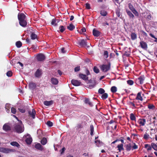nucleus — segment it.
Returning <instances> with one entry per match:
<instances>
[{"label":"nucleus","mask_w":157,"mask_h":157,"mask_svg":"<svg viewBox=\"0 0 157 157\" xmlns=\"http://www.w3.org/2000/svg\"><path fill=\"white\" fill-rule=\"evenodd\" d=\"M130 118L132 121H136V118L134 115L132 113L130 115Z\"/></svg>","instance_id":"obj_35"},{"label":"nucleus","mask_w":157,"mask_h":157,"mask_svg":"<svg viewBox=\"0 0 157 157\" xmlns=\"http://www.w3.org/2000/svg\"><path fill=\"white\" fill-rule=\"evenodd\" d=\"M148 108L150 109H154L155 106L152 104H150L148 105Z\"/></svg>","instance_id":"obj_38"},{"label":"nucleus","mask_w":157,"mask_h":157,"mask_svg":"<svg viewBox=\"0 0 157 157\" xmlns=\"http://www.w3.org/2000/svg\"><path fill=\"white\" fill-rule=\"evenodd\" d=\"M138 79L139 80L140 83L141 84H142L145 79V77L144 75H141L139 78Z\"/></svg>","instance_id":"obj_21"},{"label":"nucleus","mask_w":157,"mask_h":157,"mask_svg":"<svg viewBox=\"0 0 157 157\" xmlns=\"http://www.w3.org/2000/svg\"><path fill=\"white\" fill-rule=\"evenodd\" d=\"M51 82L54 85H57L58 83V80L57 79L55 78H51Z\"/></svg>","instance_id":"obj_22"},{"label":"nucleus","mask_w":157,"mask_h":157,"mask_svg":"<svg viewBox=\"0 0 157 157\" xmlns=\"http://www.w3.org/2000/svg\"><path fill=\"white\" fill-rule=\"evenodd\" d=\"M10 144L13 146H15L17 147H18L20 145L18 143L16 142H12L10 143Z\"/></svg>","instance_id":"obj_32"},{"label":"nucleus","mask_w":157,"mask_h":157,"mask_svg":"<svg viewBox=\"0 0 157 157\" xmlns=\"http://www.w3.org/2000/svg\"><path fill=\"white\" fill-rule=\"evenodd\" d=\"M78 44L82 47H85V46L87 47H89V46H87L86 41L84 39L81 40L78 43Z\"/></svg>","instance_id":"obj_9"},{"label":"nucleus","mask_w":157,"mask_h":157,"mask_svg":"<svg viewBox=\"0 0 157 157\" xmlns=\"http://www.w3.org/2000/svg\"><path fill=\"white\" fill-rule=\"evenodd\" d=\"M124 146L127 151H129L131 150H133L137 148V146L134 143H129L125 145Z\"/></svg>","instance_id":"obj_2"},{"label":"nucleus","mask_w":157,"mask_h":157,"mask_svg":"<svg viewBox=\"0 0 157 157\" xmlns=\"http://www.w3.org/2000/svg\"><path fill=\"white\" fill-rule=\"evenodd\" d=\"M93 35L96 37H98L101 34V32L95 29L93 30Z\"/></svg>","instance_id":"obj_16"},{"label":"nucleus","mask_w":157,"mask_h":157,"mask_svg":"<svg viewBox=\"0 0 157 157\" xmlns=\"http://www.w3.org/2000/svg\"><path fill=\"white\" fill-rule=\"evenodd\" d=\"M46 124L49 127H51L53 125L52 122L50 121H47Z\"/></svg>","instance_id":"obj_53"},{"label":"nucleus","mask_w":157,"mask_h":157,"mask_svg":"<svg viewBox=\"0 0 157 157\" xmlns=\"http://www.w3.org/2000/svg\"><path fill=\"white\" fill-rule=\"evenodd\" d=\"M36 58L38 61H42L45 59V57L43 54H39L36 56Z\"/></svg>","instance_id":"obj_5"},{"label":"nucleus","mask_w":157,"mask_h":157,"mask_svg":"<svg viewBox=\"0 0 157 157\" xmlns=\"http://www.w3.org/2000/svg\"><path fill=\"white\" fill-rule=\"evenodd\" d=\"M80 70V67L79 66H77L75 68V71L77 72L79 71Z\"/></svg>","instance_id":"obj_60"},{"label":"nucleus","mask_w":157,"mask_h":157,"mask_svg":"<svg viewBox=\"0 0 157 157\" xmlns=\"http://www.w3.org/2000/svg\"><path fill=\"white\" fill-rule=\"evenodd\" d=\"M79 77L80 78L86 81L88 80V77H87L86 75L80 73L79 74Z\"/></svg>","instance_id":"obj_17"},{"label":"nucleus","mask_w":157,"mask_h":157,"mask_svg":"<svg viewBox=\"0 0 157 157\" xmlns=\"http://www.w3.org/2000/svg\"><path fill=\"white\" fill-rule=\"evenodd\" d=\"M11 111L13 113L15 114L16 113V110L15 108L13 107H12L11 108Z\"/></svg>","instance_id":"obj_57"},{"label":"nucleus","mask_w":157,"mask_h":157,"mask_svg":"<svg viewBox=\"0 0 157 157\" xmlns=\"http://www.w3.org/2000/svg\"><path fill=\"white\" fill-rule=\"evenodd\" d=\"M18 110L21 113H24L25 111V110L24 109L19 108Z\"/></svg>","instance_id":"obj_62"},{"label":"nucleus","mask_w":157,"mask_h":157,"mask_svg":"<svg viewBox=\"0 0 157 157\" xmlns=\"http://www.w3.org/2000/svg\"><path fill=\"white\" fill-rule=\"evenodd\" d=\"M111 91L113 93H115L117 91V87L115 86H112L111 88Z\"/></svg>","instance_id":"obj_39"},{"label":"nucleus","mask_w":157,"mask_h":157,"mask_svg":"<svg viewBox=\"0 0 157 157\" xmlns=\"http://www.w3.org/2000/svg\"><path fill=\"white\" fill-rule=\"evenodd\" d=\"M6 75L8 77H11L12 75V72L11 71H9L6 73Z\"/></svg>","instance_id":"obj_51"},{"label":"nucleus","mask_w":157,"mask_h":157,"mask_svg":"<svg viewBox=\"0 0 157 157\" xmlns=\"http://www.w3.org/2000/svg\"><path fill=\"white\" fill-rule=\"evenodd\" d=\"M3 129L6 132L10 131L11 130V127L9 123H6L3 126Z\"/></svg>","instance_id":"obj_7"},{"label":"nucleus","mask_w":157,"mask_h":157,"mask_svg":"<svg viewBox=\"0 0 157 157\" xmlns=\"http://www.w3.org/2000/svg\"><path fill=\"white\" fill-rule=\"evenodd\" d=\"M42 74V70L40 69H38L35 73V75L36 77L39 78L41 76Z\"/></svg>","instance_id":"obj_15"},{"label":"nucleus","mask_w":157,"mask_h":157,"mask_svg":"<svg viewBox=\"0 0 157 157\" xmlns=\"http://www.w3.org/2000/svg\"><path fill=\"white\" fill-rule=\"evenodd\" d=\"M151 146L155 150L157 151V145L154 143L151 144Z\"/></svg>","instance_id":"obj_33"},{"label":"nucleus","mask_w":157,"mask_h":157,"mask_svg":"<svg viewBox=\"0 0 157 157\" xmlns=\"http://www.w3.org/2000/svg\"><path fill=\"white\" fill-rule=\"evenodd\" d=\"M135 101H133L132 102H130L129 103V104L132 107V108H136L135 105Z\"/></svg>","instance_id":"obj_45"},{"label":"nucleus","mask_w":157,"mask_h":157,"mask_svg":"<svg viewBox=\"0 0 157 157\" xmlns=\"http://www.w3.org/2000/svg\"><path fill=\"white\" fill-rule=\"evenodd\" d=\"M65 149V148L64 147H63L60 150V152L61 155L63 154L64 153Z\"/></svg>","instance_id":"obj_58"},{"label":"nucleus","mask_w":157,"mask_h":157,"mask_svg":"<svg viewBox=\"0 0 157 157\" xmlns=\"http://www.w3.org/2000/svg\"><path fill=\"white\" fill-rule=\"evenodd\" d=\"M95 143L97 146L99 147L101 145V142L100 140H96L95 141Z\"/></svg>","instance_id":"obj_49"},{"label":"nucleus","mask_w":157,"mask_h":157,"mask_svg":"<svg viewBox=\"0 0 157 157\" xmlns=\"http://www.w3.org/2000/svg\"><path fill=\"white\" fill-rule=\"evenodd\" d=\"M149 138V135L146 132L144 136V138L145 140H147Z\"/></svg>","instance_id":"obj_50"},{"label":"nucleus","mask_w":157,"mask_h":157,"mask_svg":"<svg viewBox=\"0 0 157 157\" xmlns=\"http://www.w3.org/2000/svg\"><path fill=\"white\" fill-rule=\"evenodd\" d=\"M26 16L23 13H19L18 14V18L19 21L26 19Z\"/></svg>","instance_id":"obj_6"},{"label":"nucleus","mask_w":157,"mask_h":157,"mask_svg":"<svg viewBox=\"0 0 157 157\" xmlns=\"http://www.w3.org/2000/svg\"><path fill=\"white\" fill-rule=\"evenodd\" d=\"M101 70L103 72H106L110 69V64H103L100 67Z\"/></svg>","instance_id":"obj_3"},{"label":"nucleus","mask_w":157,"mask_h":157,"mask_svg":"<svg viewBox=\"0 0 157 157\" xmlns=\"http://www.w3.org/2000/svg\"><path fill=\"white\" fill-rule=\"evenodd\" d=\"M16 45L17 48H19L22 46V43L20 41H18L16 43Z\"/></svg>","instance_id":"obj_36"},{"label":"nucleus","mask_w":157,"mask_h":157,"mask_svg":"<svg viewBox=\"0 0 157 157\" xmlns=\"http://www.w3.org/2000/svg\"><path fill=\"white\" fill-rule=\"evenodd\" d=\"M140 46L144 50H146L147 49V45L146 42L144 41H141L140 42Z\"/></svg>","instance_id":"obj_11"},{"label":"nucleus","mask_w":157,"mask_h":157,"mask_svg":"<svg viewBox=\"0 0 157 157\" xmlns=\"http://www.w3.org/2000/svg\"><path fill=\"white\" fill-rule=\"evenodd\" d=\"M93 70L94 72L96 73H98L99 72V69L96 66H94L93 68Z\"/></svg>","instance_id":"obj_43"},{"label":"nucleus","mask_w":157,"mask_h":157,"mask_svg":"<svg viewBox=\"0 0 157 157\" xmlns=\"http://www.w3.org/2000/svg\"><path fill=\"white\" fill-rule=\"evenodd\" d=\"M53 101L52 100L49 101H45L44 102V104L46 106H50L53 104Z\"/></svg>","instance_id":"obj_25"},{"label":"nucleus","mask_w":157,"mask_h":157,"mask_svg":"<svg viewBox=\"0 0 157 157\" xmlns=\"http://www.w3.org/2000/svg\"><path fill=\"white\" fill-rule=\"evenodd\" d=\"M47 142V140L46 138L43 137L41 141V143L43 145H45Z\"/></svg>","instance_id":"obj_29"},{"label":"nucleus","mask_w":157,"mask_h":157,"mask_svg":"<svg viewBox=\"0 0 157 157\" xmlns=\"http://www.w3.org/2000/svg\"><path fill=\"white\" fill-rule=\"evenodd\" d=\"M5 108L6 109H7V110L10 111V105L9 104H6L5 105Z\"/></svg>","instance_id":"obj_61"},{"label":"nucleus","mask_w":157,"mask_h":157,"mask_svg":"<svg viewBox=\"0 0 157 157\" xmlns=\"http://www.w3.org/2000/svg\"><path fill=\"white\" fill-rule=\"evenodd\" d=\"M142 101L143 100L142 97L141 95V93L140 92L138 93V100Z\"/></svg>","instance_id":"obj_54"},{"label":"nucleus","mask_w":157,"mask_h":157,"mask_svg":"<svg viewBox=\"0 0 157 157\" xmlns=\"http://www.w3.org/2000/svg\"><path fill=\"white\" fill-rule=\"evenodd\" d=\"M126 12L128 14V15L130 17V18H133L134 16L133 15V14L131 12V11L127 10H126Z\"/></svg>","instance_id":"obj_34"},{"label":"nucleus","mask_w":157,"mask_h":157,"mask_svg":"<svg viewBox=\"0 0 157 157\" xmlns=\"http://www.w3.org/2000/svg\"><path fill=\"white\" fill-rule=\"evenodd\" d=\"M131 38L132 40H134L137 38V35L134 33H132L131 34Z\"/></svg>","instance_id":"obj_27"},{"label":"nucleus","mask_w":157,"mask_h":157,"mask_svg":"<svg viewBox=\"0 0 157 157\" xmlns=\"http://www.w3.org/2000/svg\"><path fill=\"white\" fill-rule=\"evenodd\" d=\"M81 32H80V33L81 34H82V33H83V32H86V29L85 28L83 27L81 29Z\"/></svg>","instance_id":"obj_64"},{"label":"nucleus","mask_w":157,"mask_h":157,"mask_svg":"<svg viewBox=\"0 0 157 157\" xmlns=\"http://www.w3.org/2000/svg\"><path fill=\"white\" fill-rule=\"evenodd\" d=\"M29 87L30 89L34 90L36 87V84L35 82H30L29 83Z\"/></svg>","instance_id":"obj_13"},{"label":"nucleus","mask_w":157,"mask_h":157,"mask_svg":"<svg viewBox=\"0 0 157 157\" xmlns=\"http://www.w3.org/2000/svg\"><path fill=\"white\" fill-rule=\"evenodd\" d=\"M76 129H78L79 128H83V126L82 125V124H77V126H76Z\"/></svg>","instance_id":"obj_56"},{"label":"nucleus","mask_w":157,"mask_h":157,"mask_svg":"<svg viewBox=\"0 0 157 157\" xmlns=\"http://www.w3.org/2000/svg\"><path fill=\"white\" fill-rule=\"evenodd\" d=\"M85 7L86 9H90V5L88 3H86L85 5Z\"/></svg>","instance_id":"obj_59"},{"label":"nucleus","mask_w":157,"mask_h":157,"mask_svg":"<svg viewBox=\"0 0 157 157\" xmlns=\"http://www.w3.org/2000/svg\"><path fill=\"white\" fill-rule=\"evenodd\" d=\"M137 136V135L136 134H132L131 136V138L133 139H136L137 140L136 137Z\"/></svg>","instance_id":"obj_47"},{"label":"nucleus","mask_w":157,"mask_h":157,"mask_svg":"<svg viewBox=\"0 0 157 157\" xmlns=\"http://www.w3.org/2000/svg\"><path fill=\"white\" fill-rule=\"evenodd\" d=\"M104 57L105 58H107L108 57V52L107 51H105L104 52Z\"/></svg>","instance_id":"obj_46"},{"label":"nucleus","mask_w":157,"mask_h":157,"mask_svg":"<svg viewBox=\"0 0 157 157\" xmlns=\"http://www.w3.org/2000/svg\"><path fill=\"white\" fill-rule=\"evenodd\" d=\"M20 25L23 27H25L26 26L27 23L26 19L19 21Z\"/></svg>","instance_id":"obj_14"},{"label":"nucleus","mask_w":157,"mask_h":157,"mask_svg":"<svg viewBox=\"0 0 157 157\" xmlns=\"http://www.w3.org/2000/svg\"><path fill=\"white\" fill-rule=\"evenodd\" d=\"M71 84L75 86H78L82 85L81 82L78 80L73 79L71 80Z\"/></svg>","instance_id":"obj_4"},{"label":"nucleus","mask_w":157,"mask_h":157,"mask_svg":"<svg viewBox=\"0 0 157 157\" xmlns=\"http://www.w3.org/2000/svg\"><path fill=\"white\" fill-rule=\"evenodd\" d=\"M149 35H150V36L151 37L154 38L155 39V40H154L155 42H157V38L155 36H154L153 34H152V33H150Z\"/></svg>","instance_id":"obj_55"},{"label":"nucleus","mask_w":157,"mask_h":157,"mask_svg":"<svg viewBox=\"0 0 157 157\" xmlns=\"http://www.w3.org/2000/svg\"><path fill=\"white\" fill-rule=\"evenodd\" d=\"M67 29L70 31H72L75 29V26L72 24H71L67 26Z\"/></svg>","instance_id":"obj_26"},{"label":"nucleus","mask_w":157,"mask_h":157,"mask_svg":"<svg viewBox=\"0 0 157 157\" xmlns=\"http://www.w3.org/2000/svg\"><path fill=\"white\" fill-rule=\"evenodd\" d=\"M127 83L128 85H132L133 84V81L131 80H129L127 81Z\"/></svg>","instance_id":"obj_52"},{"label":"nucleus","mask_w":157,"mask_h":157,"mask_svg":"<svg viewBox=\"0 0 157 157\" xmlns=\"http://www.w3.org/2000/svg\"><path fill=\"white\" fill-rule=\"evenodd\" d=\"M131 52L130 51V50H129L128 51H125L123 54L124 56H126L127 57H128L130 56Z\"/></svg>","instance_id":"obj_42"},{"label":"nucleus","mask_w":157,"mask_h":157,"mask_svg":"<svg viewBox=\"0 0 157 157\" xmlns=\"http://www.w3.org/2000/svg\"><path fill=\"white\" fill-rule=\"evenodd\" d=\"M13 150L4 147H0V152L8 153L11 151H13Z\"/></svg>","instance_id":"obj_10"},{"label":"nucleus","mask_w":157,"mask_h":157,"mask_svg":"<svg viewBox=\"0 0 157 157\" xmlns=\"http://www.w3.org/2000/svg\"><path fill=\"white\" fill-rule=\"evenodd\" d=\"M26 139L25 141L27 144H31L33 140L32 138L31 137L30 135L29 134H27L26 136Z\"/></svg>","instance_id":"obj_8"},{"label":"nucleus","mask_w":157,"mask_h":157,"mask_svg":"<svg viewBox=\"0 0 157 157\" xmlns=\"http://www.w3.org/2000/svg\"><path fill=\"white\" fill-rule=\"evenodd\" d=\"M105 92L104 89L101 88H100L98 90V93L100 94H103L105 93Z\"/></svg>","instance_id":"obj_44"},{"label":"nucleus","mask_w":157,"mask_h":157,"mask_svg":"<svg viewBox=\"0 0 157 157\" xmlns=\"http://www.w3.org/2000/svg\"><path fill=\"white\" fill-rule=\"evenodd\" d=\"M150 135L151 136L150 138L152 139H154L155 138V137H154L155 133H153L151 132H150Z\"/></svg>","instance_id":"obj_63"},{"label":"nucleus","mask_w":157,"mask_h":157,"mask_svg":"<svg viewBox=\"0 0 157 157\" xmlns=\"http://www.w3.org/2000/svg\"><path fill=\"white\" fill-rule=\"evenodd\" d=\"M35 147L37 149L40 151H42L43 150V146L39 143L36 144L35 146Z\"/></svg>","instance_id":"obj_18"},{"label":"nucleus","mask_w":157,"mask_h":157,"mask_svg":"<svg viewBox=\"0 0 157 157\" xmlns=\"http://www.w3.org/2000/svg\"><path fill=\"white\" fill-rule=\"evenodd\" d=\"M117 147L118 148V150L120 152H121V151L124 150L123 144H118L117 146Z\"/></svg>","instance_id":"obj_24"},{"label":"nucleus","mask_w":157,"mask_h":157,"mask_svg":"<svg viewBox=\"0 0 157 157\" xmlns=\"http://www.w3.org/2000/svg\"><path fill=\"white\" fill-rule=\"evenodd\" d=\"M108 97V94L106 93H104L102 94L101 96V98L103 100H105Z\"/></svg>","instance_id":"obj_30"},{"label":"nucleus","mask_w":157,"mask_h":157,"mask_svg":"<svg viewBox=\"0 0 157 157\" xmlns=\"http://www.w3.org/2000/svg\"><path fill=\"white\" fill-rule=\"evenodd\" d=\"M100 14L101 15L105 16L107 15V13L106 12V11L103 10L101 11L100 12Z\"/></svg>","instance_id":"obj_48"},{"label":"nucleus","mask_w":157,"mask_h":157,"mask_svg":"<svg viewBox=\"0 0 157 157\" xmlns=\"http://www.w3.org/2000/svg\"><path fill=\"white\" fill-rule=\"evenodd\" d=\"M85 102L86 104H88L90 106H93V104L92 103L90 102L88 98H86L85 100Z\"/></svg>","instance_id":"obj_31"},{"label":"nucleus","mask_w":157,"mask_h":157,"mask_svg":"<svg viewBox=\"0 0 157 157\" xmlns=\"http://www.w3.org/2000/svg\"><path fill=\"white\" fill-rule=\"evenodd\" d=\"M144 147L147 149V151L148 152L149 151L151 150L152 148L151 145V144L150 145V144H145Z\"/></svg>","instance_id":"obj_23"},{"label":"nucleus","mask_w":157,"mask_h":157,"mask_svg":"<svg viewBox=\"0 0 157 157\" xmlns=\"http://www.w3.org/2000/svg\"><path fill=\"white\" fill-rule=\"evenodd\" d=\"M90 134L92 136L94 132V127L93 125L91 124L90 125Z\"/></svg>","instance_id":"obj_37"},{"label":"nucleus","mask_w":157,"mask_h":157,"mask_svg":"<svg viewBox=\"0 0 157 157\" xmlns=\"http://www.w3.org/2000/svg\"><path fill=\"white\" fill-rule=\"evenodd\" d=\"M19 123H16L14 127V131L18 133H21L24 131V127H23L21 124L22 122L21 121H19Z\"/></svg>","instance_id":"obj_1"},{"label":"nucleus","mask_w":157,"mask_h":157,"mask_svg":"<svg viewBox=\"0 0 157 157\" xmlns=\"http://www.w3.org/2000/svg\"><path fill=\"white\" fill-rule=\"evenodd\" d=\"M129 8L132 10V12L136 15V14L137 13V12L134 8L133 6L131 4H129L128 5Z\"/></svg>","instance_id":"obj_19"},{"label":"nucleus","mask_w":157,"mask_h":157,"mask_svg":"<svg viewBox=\"0 0 157 157\" xmlns=\"http://www.w3.org/2000/svg\"><path fill=\"white\" fill-rule=\"evenodd\" d=\"M31 39L32 40L35 39L37 37V35L34 32H32L30 36Z\"/></svg>","instance_id":"obj_28"},{"label":"nucleus","mask_w":157,"mask_h":157,"mask_svg":"<svg viewBox=\"0 0 157 157\" xmlns=\"http://www.w3.org/2000/svg\"><path fill=\"white\" fill-rule=\"evenodd\" d=\"M59 31L61 33H63L65 30V28L63 26L60 25L59 28Z\"/></svg>","instance_id":"obj_41"},{"label":"nucleus","mask_w":157,"mask_h":157,"mask_svg":"<svg viewBox=\"0 0 157 157\" xmlns=\"http://www.w3.org/2000/svg\"><path fill=\"white\" fill-rule=\"evenodd\" d=\"M138 122L140 124V127L141 126H144L146 122V120L144 118L140 119L138 121Z\"/></svg>","instance_id":"obj_20"},{"label":"nucleus","mask_w":157,"mask_h":157,"mask_svg":"<svg viewBox=\"0 0 157 157\" xmlns=\"http://www.w3.org/2000/svg\"><path fill=\"white\" fill-rule=\"evenodd\" d=\"M28 113L29 115L32 117L33 119L35 118L36 111L34 109H33L32 111H29Z\"/></svg>","instance_id":"obj_12"},{"label":"nucleus","mask_w":157,"mask_h":157,"mask_svg":"<svg viewBox=\"0 0 157 157\" xmlns=\"http://www.w3.org/2000/svg\"><path fill=\"white\" fill-rule=\"evenodd\" d=\"M56 19L55 18H54L52 19L51 24L52 25H54L55 26H56L57 25V24L56 23Z\"/></svg>","instance_id":"obj_40"}]
</instances>
